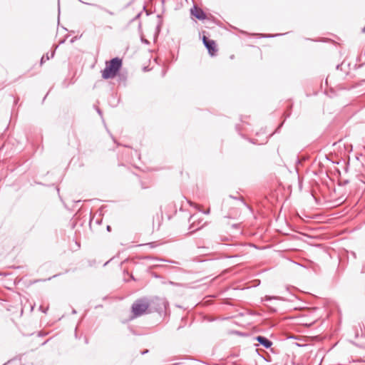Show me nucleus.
<instances>
[{
    "label": "nucleus",
    "mask_w": 365,
    "mask_h": 365,
    "mask_svg": "<svg viewBox=\"0 0 365 365\" xmlns=\"http://www.w3.org/2000/svg\"><path fill=\"white\" fill-rule=\"evenodd\" d=\"M208 51V53L211 56H214L218 51V47H206Z\"/></svg>",
    "instance_id": "nucleus-11"
},
{
    "label": "nucleus",
    "mask_w": 365,
    "mask_h": 365,
    "mask_svg": "<svg viewBox=\"0 0 365 365\" xmlns=\"http://www.w3.org/2000/svg\"><path fill=\"white\" fill-rule=\"evenodd\" d=\"M97 112L99 113V115H102V113L100 109L98 108Z\"/></svg>",
    "instance_id": "nucleus-15"
},
{
    "label": "nucleus",
    "mask_w": 365,
    "mask_h": 365,
    "mask_svg": "<svg viewBox=\"0 0 365 365\" xmlns=\"http://www.w3.org/2000/svg\"><path fill=\"white\" fill-rule=\"evenodd\" d=\"M151 305L153 306L156 312L161 313L167 309L168 302L164 298L156 297L152 300L150 303V306Z\"/></svg>",
    "instance_id": "nucleus-6"
},
{
    "label": "nucleus",
    "mask_w": 365,
    "mask_h": 365,
    "mask_svg": "<svg viewBox=\"0 0 365 365\" xmlns=\"http://www.w3.org/2000/svg\"><path fill=\"white\" fill-rule=\"evenodd\" d=\"M202 221L203 219L200 215L195 214L191 215L189 219V222L190 223L189 230L190 232H195L203 227L206 222Z\"/></svg>",
    "instance_id": "nucleus-4"
},
{
    "label": "nucleus",
    "mask_w": 365,
    "mask_h": 365,
    "mask_svg": "<svg viewBox=\"0 0 365 365\" xmlns=\"http://www.w3.org/2000/svg\"><path fill=\"white\" fill-rule=\"evenodd\" d=\"M161 26L162 22L159 21L154 28L148 29L146 34L141 36L142 42L145 44H155L160 31Z\"/></svg>",
    "instance_id": "nucleus-3"
},
{
    "label": "nucleus",
    "mask_w": 365,
    "mask_h": 365,
    "mask_svg": "<svg viewBox=\"0 0 365 365\" xmlns=\"http://www.w3.org/2000/svg\"><path fill=\"white\" fill-rule=\"evenodd\" d=\"M148 349H146V350L143 351L141 354H146V353H148Z\"/></svg>",
    "instance_id": "nucleus-14"
},
{
    "label": "nucleus",
    "mask_w": 365,
    "mask_h": 365,
    "mask_svg": "<svg viewBox=\"0 0 365 365\" xmlns=\"http://www.w3.org/2000/svg\"><path fill=\"white\" fill-rule=\"evenodd\" d=\"M40 310L43 311L45 310L44 308H43L41 306L39 307Z\"/></svg>",
    "instance_id": "nucleus-18"
},
{
    "label": "nucleus",
    "mask_w": 365,
    "mask_h": 365,
    "mask_svg": "<svg viewBox=\"0 0 365 365\" xmlns=\"http://www.w3.org/2000/svg\"><path fill=\"white\" fill-rule=\"evenodd\" d=\"M204 214H208L210 213V209H208L207 210H206L205 212H203Z\"/></svg>",
    "instance_id": "nucleus-16"
},
{
    "label": "nucleus",
    "mask_w": 365,
    "mask_h": 365,
    "mask_svg": "<svg viewBox=\"0 0 365 365\" xmlns=\"http://www.w3.org/2000/svg\"><path fill=\"white\" fill-rule=\"evenodd\" d=\"M255 339L264 348L268 349L272 345V342L262 336H257Z\"/></svg>",
    "instance_id": "nucleus-7"
},
{
    "label": "nucleus",
    "mask_w": 365,
    "mask_h": 365,
    "mask_svg": "<svg viewBox=\"0 0 365 365\" xmlns=\"http://www.w3.org/2000/svg\"><path fill=\"white\" fill-rule=\"evenodd\" d=\"M105 29H112V27H111V26H106V27H105Z\"/></svg>",
    "instance_id": "nucleus-17"
},
{
    "label": "nucleus",
    "mask_w": 365,
    "mask_h": 365,
    "mask_svg": "<svg viewBox=\"0 0 365 365\" xmlns=\"http://www.w3.org/2000/svg\"><path fill=\"white\" fill-rule=\"evenodd\" d=\"M54 53H55V50H52L51 51V53H49V52H47L46 54H43L41 59V64L42 65L46 61L49 60L50 58H53L54 56Z\"/></svg>",
    "instance_id": "nucleus-9"
},
{
    "label": "nucleus",
    "mask_w": 365,
    "mask_h": 365,
    "mask_svg": "<svg viewBox=\"0 0 365 365\" xmlns=\"http://www.w3.org/2000/svg\"><path fill=\"white\" fill-rule=\"evenodd\" d=\"M230 197L234 198V197H232V195H230ZM235 199H237V197H235Z\"/></svg>",
    "instance_id": "nucleus-21"
},
{
    "label": "nucleus",
    "mask_w": 365,
    "mask_h": 365,
    "mask_svg": "<svg viewBox=\"0 0 365 365\" xmlns=\"http://www.w3.org/2000/svg\"><path fill=\"white\" fill-rule=\"evenodd\" d=\"M47 309H48V308H46L45 310H43L42 312H43V313H46Z\"/></svg>",
    "instance_id": "nucleus-19"
},
{
    "label": "nucleus",
    "mask_w": 365,
    "mask_h": 365,
    "mask_svg": "<svg viewBox=\"0 0 365 365\" xmlns=\"http://www.w3.org/2000/svg\"><path fill=\"white\" fill-rule=\"evenodd\" d=\"M205 34V31H202L200 34L204 46H215V41L209 39Z\"/></svg>",
    "instance_id": "nucleus-8"
},
{
    "label": "nucleus",
    "mask_w": 365,
    "mask_h": 365,
    "mask_svg": "<svg viewBox=\"0 0 365 365\" xmlns=\"http://www.w3.org/2000/svg\"><path fill=\"white\" fill-rule=\"evenodd\" d=\"M122 66V60L115 57L106 63V68L102 71V77L104 79L114 78Z\"/></svg>",
    "instance_id": "nucleus-1"
},
{
    "label": "nucleus",
    "mask_w": 365,
    "mask_h": 365,
    "mask_svg": "<svg viewBox=\"0 0 365 365\" xmlns=\"http://www.w3.org/2000/svg\"><path fill=\"white\" fill-rule=\"evenodd\" d=\"M76 39H77V36L71 37L68 36L63 41H60L58 43H73Z\"/></svg>",
    "instance_id": "nucleus-10"
},
{
    "label": "nucleus",
    "mask_w": 365,
    "mask_h": 365,
    "mask_svg": "<svg viewBox=\"0 0 365 365\" xmlns=\"http://www.w3.org/2000/svg\"><path fill=\"white\" fill-rule=\"evenodd\" d=\"M150 303L146 298L138 299L132 304L133 318L140 317L148 313V310Z\"/></svg>",
    "instance_id": "nucleus-2"
},
{
    "label": "nucleus",
    "mask_w": 365,
    "mask_h": 365,
    "mask_svg": "<svg viewBox=\"0 0 365 365\" xmlns=\"http://www.w3.org/2000/svg\"><path fill=\"white\" fill-rule=\"evenodd\" d=\"M110 230H111L110 226V225H108V226H107V230L110 232Z\"/></svg>",
    "instance_id": "nucleus-13"
},
{
    "label": "nucleus",
    "mask_w": 365,
    "mask_h": 365,
    "mask_svg": "<svg viewBox=\"0 0 365 365\" xmlns=\"http://www.w3.org/2000/svg\"><path fill=\"white\" fill-rule=\"evenodd\" d=\"M323 42L324 43H329V44H334L335 43V42L333 41V40H331V39H325L323 41Z\"/></svg>",
    "instance_id": "nucleus-12"
},
{
    "label": "nucleus",
    "mask_w": 365,
    "mask_h": 365,
    "mask_svg": "<svg viewBox=\"0 0 365 365\" xmlns=\"http://www.w3.org/2000/svg\"><path fill=\"white\" fill-rule=\"evenodd\" d=\"M241 201H242V204H244L245 205H246V203H245L242 200H241Z\"/></svg>",
    "instance_id": "nucleus-20"
},
{
    "label": "nucleus",
    "mask_w": 365,
    "mask_h": 365,
    "mask_svg": "<svg viewBox=\"0 0 365 365\" xmlns=\"http://www.w3.org/2000/svg\"><path fill=\"white\" fill-rule=\"evenodd\" d=\"M190 11L192 16L200 21L210 20L212 17L210 14L205 13L200 7L195 4L193 5Z\"/></svg>",
    "instance_id": "nucleus-5"
}]
</instances>
